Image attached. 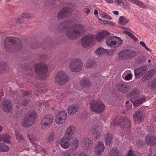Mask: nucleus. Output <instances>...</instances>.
Masks as SVG:
<instances>
[{
	"label": "nucleus",
	"instance_id": "obj_58",
	"mask_svg": "<svg viewBox=\"0 0 156 156\" xmlns=\"http://www.w3.org/2000/svg\"><path fill=\"white\" fill-rule=\"evenodd\" d=\"M16 22L19 23H21L23 22V21L21 18H18L16 20Z\"/></svg>",
	"mask_w": 156,
	"mask_h": 156
},
{
	"label": "nucleus",
	"instance_id": "obj_24",
	"mask_svg": "<svg viewBox=\"0 0 156 156\" xmlns=\"http://www.w3.org/2000/svg\"><path fill=\"white\" fill-rule=\"evenodd\" d=\"M81 86L83 87H89L91 85V82L88 79H84L80 81Z\"/></svg>",
	"mask_w": 156,
	"mask_h": 156
},
{
	"label": "nucleus",
	"instance_id": "obj_34",
	"mask_svg": "<svg viewBox=\"0 0 156 156\" xmlns=\"http://www.w3.org/2000/svg\"><path fill=\"white\" fill-rule=\"evenodd\" d=\"M96 65V62L93 60L88 61L86 65V66L88 68H91L95 67Z\"/></svg>",
	"mask_w": 156,
	"mask_h": 156
},
{
	"label": "nucleus",
	"instance_id": "obj_54",
	"mask_svg": "<svg viewBox=\"0 0 156 156\" xmlns=\"http://www.w3.org/2000/svg\"><path fill=\"white\" fill-rule=\"evenodd\" d=\"M102 15L103 16V17L105 18L106 19L111 20L112 19V17L111 16H110L108 15L106 13H103L102 14Z\"/></svg>",
	"mask_w": 156,
	"mask_h": 156
},
{
	"label": "nucleus",
	"instance_id": "obj_9",
	"mask_svg": "<svg viewBox=\"0 0 156 156\" xmlns=\"http://www.w3.org/2000/svg\"><path fill=\"white\" fill-rule=\"evenodd\" d=\"M54 120L53 116L51 114L45 115L41 122V125L43 129H47L50 127Z\"/></svg>",
	"mask_w": 156,
	"mask_h": 156
},
{
	"label": "nucleus",
	"instance_id": "obj_42",
	"mask_svg": "<svg viewBox=\"0 0 156 156\" xmlns=\"http://www.w3.org/2000/svg\"><path fill=\"white\" fill-rule=\"evenodd\" d=\"M134 4L139 6L140 7L144 9H146L147 7V6L145 5L143 2L138 0L135 1Z\"/></svg>",
	"mask_w": 156,
	"mask_h": 156
},
{
	"label": "nucleus",
	"instance_id": "obj_38",
	"mask_svg": "<svg viewBox=\"0 0 156 156\" xmlns=\"http://www.w3.org/2000/svg\"><path fill=\"white\" fill-rule=\"evenodd\" d=\"M9 150V147L4 143H1L0 151L3 152H6Z\"/></svg>",
	"mask_w": 156,
	"mask_h": 156
},
{
	"label": "nucleus",
	"instance_id": "obj_12",
	"mask_svg": "<svg viewBox=\"0 0 156 156\" xmlns=\"http://www.w3.org/2000/svg\"><path fill=\"white\" fill-rule=\"evenodd\" d=\"M35 71L39 74H44L48 71V67L45 63H40L35 65L34 66Z\"/></svg>",
	"mask_w": 156,
	"mask_h": 156
},
{
	"label": "nucleus",
	"instance_id": "obj_11",
	"mask_svg": "<svg viewBox=\"0 0 156 156\" xmlns=\"http://www.w3.org/2000/svg\"><path fill=\"white\" fill-rule=\"evenodd\" d=\"M94 39V36L89 34L81 38V44L84 48H87L91 45Z\"/></svg>",
	"mask_w": 156,
	"mask_h": 156
},
{
	"label": "nucleus",
	"instance_id": "obj_46",
	"mask_svg": "<svg viewBox=\"0 0 156 156\" xmlns=\"http://www.w3.org/2000/svg\"><path fill=\"white\" fill-rule=\"evenodd\" d=\"M151 88L153 90L156 89V78L151 83Z\"/></svg>",
	"mask_w": 156,
	"mask_h": 156
},
{
	"label": "nucleus",
	"instance_id": "obj_41",
	"mask_svg": "<svg viewBox=\"0 0 156 156\" xmlns=\"http://www.w3.org/2000/svg\"><path fill=\"white\" fill-rule=\"evenodd\" d=\"M106 50L102 48H99L96 50L95 52L97 55H100L104 54L105 53V51Z\"/></svg>",
	"mask_w": 156,
	"mask_h": 156
},
{
	"label": "nucleus",
	"instance_id": "obj_43",
	"mask_svg": "<svg viewBox=\"0 0 156 156\" xmlns=\"http://www.w3.org/2000/svg\"><path fill=\"white\" fill-rule=\"evenodd\" d=\"M55 137V134L53 132H51L48 134V142L50 143L53 140Z\"/></svg>",
	"mask_w": 156,
	"mask_h": 156
},
{
	"label": "nucleus",
	"instance_id": "obj_27",
	"mask_svg": "<svg viewBox=\"0 0 156 156\" xmlns=\"http://www.w3.org/2000/svg\"><path fill=\"white\" fill-rule=\"evenodd\" d=\"M79 109L78 105H73L69 107L68 108V112L69 115L75 114Z\"/></svg>",
	"mask_w": 156,
	"mask_h": 156
},
{
	"label": "nucleus",
	"instance_id": "obj_14",
	"mask_svg": "<svg viewBox=\"0 0 156 156\" xmlns=\"http://www.w3.org/2000/svg\"><path fill=\"white\" fill-rule=\"evenodd\" d=\"M144 115V110L139 109L133 114V119L135 122L140 123L143 119Z\"/></svg>",
	"mask_w": 156,
	"mask_h": 156
},
{
	"label": "nucleus",
	"instance_id": "obj_25",
	"mask_svg": "<svg viewBox=\"0 0 156 156\" xmlns=\"http://www.w3.org/2000/svg\"><path fill=\"white\" fill-rule=\"evenodd\" d=\"M68 141L65 136L63 137L60 141V144L61 146L65 149L68 148L70 146V144Z\"/></svg>",
	"mask_w": 156,
	"mask_h": 156
},
{
	"label": "nucleus",
	"instance_id": "obj_33",
	"mask_svg": "<svg viewBox=\"0 0 156 156\" xmlns=\"http://www.w3.org/2000/svg\"><path fill=\"white\" fill-rule=\"evenodd\" d=\"M15 134L17 141L19 143H22L24 141V139L21 133L18 131H16Z\"/></svg>",
	"mask_w": 156,
	"mask_h": 156
},
{
	"label": "nucleus",
	"instance_id": "obj_36",
	"mask_svg": "<svg viewBox=\"0 0 156 156\" xmlns=\"http://www.w3.org/2000/svg\"><path fill=\"white\" fill-rule=\"evenodd\" d=\"M0 138L2 139V141L3 140L5 143H9L10 142L9 139L10 138V136L7 134L3 135L2 136H0Z\"/></svg>",
	"mask_w": 156,
	"mask_h": 156
},
{
	"label": "nucleus",
	"instance_id": "obj_20",
	"mask_svg": "<svg viewBox=\"0 0 156 156\" xmlns=\"http://www.w3.org/2000/svg\"><path fill=\"white\" fill-rule=\"evenodd\" d=\"M110 34V33L106 31H103L101 32H98L96 34L95 38L97 41L99 42L102 41Z\"/></svg>",
	"mask_w": 156,
	"mask_h": 156
},
{
	"label": "nucleus",
	"instance_id": "obj_8",
	"mask_svg": "<svg viewBox=\"0 0 156 156\" xmlns=\"http://www.w3.org/2000/svg\"><path fill=\"white\" fill-rule=\"evenodd\" d=\"M83 66V64L81 60L80 59L75 58L71 61L69 67L72 72H77L81 70Z\"/></svg>",
	"mask_w": 156,
	"mask_h": 156
},
{
	"label": "nucleus",
	"instance_id": "obj_63",
	"mask_svg": "<svg viewBox=\"0 0 156 156\" xmlns=\"http://www.w3.org/2000/svg\"><path fill=\"white\" fill-rule=\"evenodd\" d=\"M134 41H138L137 38L134 35V36L132 38Z\"/></svg>",
	"mask_w": 156,
	"mask_h": 156
},
{
	"label": "nucleus",
	"instance_id": "obj_59",
	"mask_svg": "<svg viewBox=\"0 0 156 156\" xmlns=\"http://www.w3.org/2000/svg\"><path fill=\"white\" fill-rule=\"evenodd\" d=\"M30 94V93L27 91L24 92V93L23 94V95L24 96H28Z\"/></svg>",
	"mask_w": 156,
	"mask_h": 156
},
{
	"label": "nucleus",
	"instance_id": "obj_50",
	"mask_svg": "<svg viewBox=\"0 0 156 156\" xmlns=\"http://www.w3.org/2000/svg\"><path fill=\"white\" fill-rule=\"evenodd\" d=\"M140 44L143 47H144V48L147 51L151 52V50L146 45L145 43L143 41H140Z\"/></svg>",
	"mask_w": 156,
	"mask_h": 156
},
{
	"label": "nucleus",
	"instance_id": "obj_2",
	"mask_svg": "<svg viewBox=\"0 0 156 156\" xmlns=\"http://www.w3.org/2000/svg\"><path fill=\"white\" fill-rule=\"evenodd\" d=\"M4 45L5 49L8 52H11L22 47V43L20 40L16 37H11L5 39Z\"/></svg>",
	"mask_w": 156,
	"mask_h": 156
},
{
	"label": "nucleus",
	"instance_id": "obj_28",
	"mask_svg": "<svg viewBox=\"0 0 156 156\" xmlns=\"http://www.w3.org/2000/svg\"><path fill=\"white\" fill-rule=\"evenodd\" d=\"M155 70L154 69H152L149 70L147 73L146 75L143 76L142 79V80L144 79L148 80L153 76L155 73Z\"/></svg>",
	"mask_w": 156,
	"mask_h": 156
},
{
	"label": "nucleus",
	"instance_id": "obj_35",
	"mask_svg": "<svg viewBox=\"0 0 156 156\" xmlns=\"http://www.w3.org/2000/svg\"><path fill=\"white\" fill-rule=\"evenodd\" d=\"M129 20L123 16H121L119 19V23L121 25H124L129 22Z\"/></svg>",
	"mask_w": 156,
	"mask_h": 156
},
{
	"label": "nucleus",
	"instance_id": "obj_23",
	"mask_svg": "<svg viewBox=\"0 0 156 156\" xmlns=\"http://www.w3.org/2000/svg\"><path fill=\"white\" fill-rule=\"evenodd\" d=\"M27 137L28 138L29 140L32 144L33 146L32 147L34 151H35V150L33 148L34 147H35L36 150H38L39 148H40V146L37 145L36 144L37 139L35 138V137L33 135L30 133H28L27 135Z\"/></svg>",
	"mask_w": 156,
	"mask_h": 156
},
{
	"label": "nucleus",
	"instance_id": "obj_40",
	"mask_svg": "<svg viewBox=\"0 0 156 156\" xmlns=\"http://www.w3.org/2000/svg\"><path fill=\"white\" fill-rule=\"evenodd\" d=\"M91 131L95 136H96V138H98L101 135V133L99 131L96 130V129H95L94 128H92Z\"/></svg>",
	"mask_w": 156,
	"mask_h": 156
},
{
	"label": "nucleus",
	"instance_id": "obj_55",
	"mask_svg": "<svg viewBox=\"0 0 156 156\" xmlns=\"http://www.w3.org/2000/svg\"><path fill=\"white\" fill-rule=\"evenodd\" d=\"M125 156H135L133 152L131 150H129L127 154Z\"/></svg>",
	"mask_w": 156,
	"mask_h": 156
},
{
	"label": "nucleus",
	"instance_id": "obj_13",
	"mask_svg": "<svg viewBox=\"0 0 156 156\" xmlns=\"http://www.w3.org/2000/svg\"><path fill=\"white\" fill-rule=\"evenodd\" d=\"M72 13L71 9L69 7H64L57 14V18L60 19L67 17Z\"/></svg>",
	"mask_w": 156,
	"mask_h": 156
},
{
	"label": "nucleus",
	"instance_id": "obj_30",
	"mask_svg": "<svg viewBox=\"0 0 156 156\" xmlns=\"http://www.w3.org/2000/svg\"><path fill=\"white\" fill-rule=\"evenodd\" d=\"M119 57L121 59H128L126 49L120 51L119 54Z\"/></svg>",
	"mask_w": 156,
	"mask_h": 156
},
{
	"label": "nucleus",
	"instance_id": "obj_52",
	"mask_svg": "<svg viewBox=\"0 0 156 156\" xmlns=\"http://www.w3.org/2000/svg\"><path fill=\"white\" fill-rule=\"evenodd\" d=\"M115 3L116 5H118L122 3L123 5H125V3L122 0H115ZM124 8H125V6H124Z\"/></svg>",
	"mask_w": 156,
	"mask_h": 156
},
{
	"label": "nucleus",
	"instance_id": "obj_29",
	"mask_svg": "<svg viewBox=\"0 0 156 156\" xmlns=\"http://www.w3.org/2000/svg\"><path fill=\"white\" fill-rule=\"evenodd\" d=\"M112 136L111 134L107 133L105 135V143L108 146L111 144Z\"/></svg>",
	"mask_w": 156,
	"mask_h": 156
},
{
	"label": "nucleus",
	"instance_id": "obj_49",
	"mask_svg": "<svg viewBox=\"0 0 156 156\" xmlns=\"http://www.w3.org/2000/svg\"><path fill=\"white\" fill-rule=\"evenodd\" d=\"M74 156H87V155L86 153L80 152L75 153Z\"/></svg>",
	"mask_w": 156,
	"mask_h": 156
},
{
	"label": "nucleus",
	"instance_id": "obj_19",
	"mask_svg": "<svg viewBox=\"0 0 156 156\" xmlns=\"http://www.w3.org/2000/svg\"><path fill=\"white\" fill-rule=\"evenodd\" d=\"M82 146L86 150H89L91 148L93 145V142L88 137L83 138Z\"/></svg>",
	"mask_w": 156,
	"mask_h": 156
},
{
	"label": "nucleus",
	"instance_id": "obj_57",
	"mask_svg": "<svg viewBox=\"0 0 156 156\" xmlns=\"http://www.w3.org/2000/svg\"><path fill=\"white\" fill-rule=\"evenodd\" d=\"M132 76L131 73L128 74L125 76V78L127 80H129L131 79Z\"/></svg>",
	"mask_w": 156,
	"mask_h": 156
},
{
	"label": "nucleus",
	"instance_id": "obj_16",
	"mask_svg": "<svg viewBox=\"0 0 156 156\" xmlns=\"http://www.w3.org/2000/svg\"><path fill=\"white\" fill-rule=\"evenodd\" d=\"M104 150V144L100 141L97 142V145L95 149V153L96 155L100 156L103 152Z\"/></svg>",
	"mask_w": 156,
	"mask_h": 156
},
{
	"label": "nucleus",
	"instance_id": "obj_32",
	"mask_svg": "<svg viewBox=\"0 0 156 156\" xmlns=\"http://www.w3.org/2000/svg\"><path fill=\"white\" fill-rule=\"evenodd\" d=\"M9 69L8 66L5 62H0V72H3Z\"/></svg>",
	"mask_w": 156,
	"mask_h": 156
},
{
	"label": "nucleus",
	"instance_id": "obj_51",
	"mask_svg": "<svg viewBox=\"0 0 156 156\" xmlns=\"http://www.w3.org/2000/svg\"><path fill=\"white\" fill-rule=\"evenodd\" d=\"M71 154L72 153L70 151L67 150L63 153L62 156H71Z\"/></svg>",
	"mask_w": 156,
	"mask_h": 156
},
{
	"label": "nucleus",
	"instance_id": "obj_62",
	"mask_svg": "<svg viewBox=\"0 0 156 156\" xmlns=\"http://www.w3.org/2000/svg\"><path fill=\"white\" fill-rule=\"evenodd\" d=\"M107 2L109 3H113V1L112 0H105Z\"/></svg>",
	"mask_w": 156,
	"mask_h": 156
},
{
	"label": "nucleus",
	"instance_id": "obj_10",
	"mask_svg": "<svg viewBox=\"0 0 156 156\" xmlns=\"http://www.w3.org/2000/svg\"><path fill=\"white\" fill-rule=\"evenodd\" d=\"M113 122L115 125H122L124 127L128 128L129 127L130 125V122L129 119L125 117L115 118Z\"/></svg>",
	"mask_w": 156,
	"mask_h": 156
},
{
	"label": "nucleus",
	"instance_id": "obj_64",
	"mask_svg": "<svg viewBox=\"0 0 156 156\" xmlns=\"http://www.w3.org/2000/svg\"><path fill=\"white\" fill-rule=\"evenodd\" d=\"M42 103H43L42 102H37V104L38 105H39V107H41V105H42Z\"/></svg>",
	"mask_w": 156,
	"mask_h": 156
},
{
	"label": "nucleus",
	"instance_id": "obj_3",
	"mask_svg": "<svg viewBox=\"0 0 156 156\" xmlns=\"http://www.w3.org/2000/svg\"><path fill=\"white\" fill-rule=\"evenodd\" d=\"M37 117V114L35 112H30L24 116L21 122V125L24 127H30L35 123Z\"/></svg>",
	"mask_w": 156,
	"mask_h": 156
},
{
	"label": "nucleus",
	"instance_id": "obj_18",
	"mask_svg": "<svg viewBox=\"0 0 156 156\" xmlns=\"http://www.w3.org/2000/svg\"><path fill=\"white\" fill-rule=\"evenodd\" d=\"M145 142L148 145L153 146L156 144V137L153 135H149L145 138Z\"/></svg>",
	"mask_w": 156,
	"mask_h": 156
},
{
	"label": "nucleus",
	"instance_id": "obj_44",
	"mask_svg": "<svg viewBox=\"0 0 156 156\" xmlns=\"http://www.w3.org/2000/svg\"><path fill=\"white\" fill-rule=\"evenodd\" d=\"M29 102V100L27 98H24L21 102L19 104L21 105L26 106L27 105Z\"/></svg>",
	"mask_w": 156,
	"mask_h": 156
},
{
	"label": "nucleus",
	"instance_id": "obj_60",
	"mask_svg": "<svg viewBox=\"0 0 156 156\" xmlns=\"http://www.w3.org/2000/svg\"><path fill=\"white\" fill-rule=\"evenodd\" d=\"M84 11L87 14H88L90 12V9L87 8H86L84 9Z\"/></svg>",
	"mask_w": 156,
	"mask_h": 156
},
{
	"label": "nucleus",
	"instance_id": "obj_61",
	"mask_svg": "<svg viewBox=\"0 0 156 156\" xmlns=\"http://www.w3.org/2000/svg\"><path fill=\"white\" fill-rule=\"evenodd\" d=\"M108 24L111 26H114L115 24L110 21H108Z\"/></svg>",
	"mask_w": 156,
	"mask_h": 156
},
{
	"label": "nucleus",
	"instance_id": "obj_21",
	"mask_svg": "<svg viewBox=\"0 0 156 156\" xmlns=\"http://www.w3.org/2000/svg\"><path fill=\"white\" fill-rule=\"evenodd\" d=\"M1 107L3 110L6 112H9L12 111V104L9 101L6 100L2 102Z\"/></svg>",
	"mask_w": 156,
	"mask_h": 156
},
{
	"label": "nucleus",
	"instance_id": "obj_37",
	"mask_svg": "<svg viewBox=\"0 0 156 156\" xmlns=\"http://www.w3.org/2000/svg\"><path fill=\"white\" fill-rule=\"evenodd\" d=\"M118 155L119 152L117 148L113 147L110 151L109 156H118Z\"/></svg>",
	"mask_w": 156,
	"mask_h": 156
},
{
	"label": "nucleus",
	"instance_id": "obj_56",
	"mask_svg": "<svg viewBox=\"0 0 156 156\" xmlns=\"http://www.w3.org/2000/svg\"><path fill=\"white\" fill-rule=\"evenodd\" d=\"M123 32L124 33L126 34L131 38H132L134 36V35L132 34L127 31H124Z\"/></svg>",
	"mask_w": 156,
	"mask_h": 156
},
{
	"label": "nucleus",
	"instance_id": "obj_22",
	"mask_svg": "<svg viewBox=\"0 0 156 156\" xmlns=\"http://www.w3.org/2000/svg\"><path fill=\"white\" fill-rule=\"evenodd\" d=\"M75 129V127L73 126H70L68 128L65 136L68 140H69L72 139Z\"/></svg>",
	"mask_w": 156,
	"mask_h": 156
},
{
	"label": "nucleus",
	"instance_id": "obj_53",
	"mask_svg": "<svg viewBox=\"0 0 156 156\" xmlns=\"http://www.w3.org/2000/svg\"><path fill=\"white\" fill-rule=\"evenodd\" d=\"M126 106L128 109H131L132 107V104L129 101H127L126 103Z\"/></svg>",
	"mask_w": 156,
	"mask_h": 156
},
{
	"label": "nucleus",
	"instance_id": "obj_47",
	"mask_svg": "<svg viewBox=\"0 0 156 156\" xmlns=\"http://www.w3.org/2000/svg\"><path fill=\"white\" fill-rule=\"evenodd\" d=\"M66 5H68V6H67L66 7H69L71 9L72 12V9L76 5L74 3L70 2H67Z\"/></svg>",
	"mask_w": 156,
	"mask_h": 156
},
{
	"label": "nucleus",
	"instance_id": "obj_48",
	"mask_svg": "<svg viewBox=\"0 0 156 156\" xmlns=\"http://www.w3.org/2000/svg\"><path fill=\"white\" fill-rule=\"evenodd\" d=\"M22 17L26 18V19H30L31 17V15L29 13H25L22 14Z\"/></svg>",
	"mask_w": 156,
	"mask_h": 156
},
{
	"label": "nucleus",
	"instance_id": "obj_1",
	"mask_svg": "<svg viewBox=\"0 0 156 156\" xmlns=\"http://www.w3.org/2000/svg\"><path fill=\"white\" fill-rule=\"evenodd\" d=\"M70 22L66 21L60 24L57 30L60 32L65 30L66 36L71 39H75L83 35L85 31V27L80 24H76L69 28Z\"/></svg>",
	"mask_w": 156,
	"mask_h": 156
},
{
	"label": "nucleus",
	"instance_id": "obj_26",
	"mask_svg": "<svg viewBox=\"0 0 156 156\" xmlns=\"http://www.w3.org/2000/svg\"><path fill=\"white\" fill-rule=\"evenodd\" d=\"M118 87L119 91L122 93H125L129 91V88L126 84H120L118 85Z\"/></svg>",
	"mask_w": 156,
	"mask_h": 156
},
{
	"label": "nucleus",
	"instance_id": "obj_39",
	"mask_svg": "<svg viewBox=\"0 0 156 156\" xmlns=\"http://www.w3.org/2000/svg\"><path fill=\"white\" fill-rule=\"evenodd\" d=\"M73 148L77 149L79 145V141L77 139L74 138L72 141Z\"/></svg>",
	"mask_w": 156,
	"mask_h": 156
},
{
	"label": "nucleus",
	"instance_id": "obj_15",
	"mask_svg": "<svg viewBox=\"0 0 156 156\" xmlns=\"http://www.w3.org/2000/svg\"><path fill=\"white\" fill-rule=\"evenodd\" d=\"M67 114L66 112L62 111L57 115L55 121L57 124L60 125L63 123L67 118Z\"/></svg>",
	"mask_w": 156,
	"mask_h": 156
},
{
	"label": "nucleus",
	"instance_id": "obj_31",
	"mask_svg": "<svg viewBox=\"0 0 156 156\" xmlns=\"http://www.w3.org/2000/svg\"><path fill=\"white\" fill-rule=\"evenodd\" d=\"M126 51L128 59L134 57V55L136 53V51L133 50L126 49Z\"/></svg>",
	"mask_w": 156,
	"mask_h": 156
},
{
	"label": "nucleus",
	"instance_id": "obj_7",
	"mask_svg": "<svg viewBox=\"0 0 156 156\" xmlns=\"http://www.w3.org/2000/svg\"><path fill=\"white\" fill-rule=\"evenodd\" d=\"M69 80L68 75L63 71L58 72L55 76V82L60 85L65 84Z\"/></svg>",
	"mask_w": 156,
	"mask_h": 156
},
{
	"label": "nucleus",
	"instance_id": "obj_5",
	"mask_svg": "<svg viewBox=\"0 0 156 156\" xmlns=\"http://www.w3.org/2000/svg\"><path fill=\"white\" fill-rule=\"evenodd\" d=\"M122 42V40L121 38L113 36L108 37L106 41V44L108 46L114 48L120 46Z\"/></svg>",
	"mask_w": 156,
	"mask_h": 156
},
{
	"label": "nucleus",
	"instance_id": "obj_45",
	"mask_svg": "<svg viewBox=\"0 0 156 156\" xmlns=\"http://www.w3.org/2000/svg\"><path fill=\"white\" fill-rule=\"evenodd\" d=\"M137 61L139 63H141L146 62V59L144 56H141L138 58Z\"/></svg>",
	"mask_w": 156,
	"mask_h": 156
},
{
	"label": "nucleus",
	"instance_id": "obj_17",
	"mask_svg": "<svg viewBox=\"0 0 156 156\" xmlns=\"http://www.w3.org/2000/svg\"><path fill=\"white\" fill-rule=\"evenodd\" d=\"M147 67L146 66H143L136 68L134 70L135 77L137 79L139 78L145 73Z\"/></svg>",
	"mask_w": 156,
	"mask_h": 156
},
{
	"label": "nucleus",
	"instance_id": "obj_6",
	"mask_svg": "<svg viewBox=\"0 0 156 156\" xmlns=\"http://www.w3.org/2000/svg\"><path fill=\"white\" fill-rule=\"evenodd\" d=\"M90 104V109L94 112L100 113L103 112L105 108V106L101 101H91Z\"/></svg>",
	"mask_w": 156,
	"mask_h": 156
},
{
	"label": "nucleus",
	"instance_id": "obj_4",
	"mask_svg": "<svg viewBox=\"0 0 156 156\" xmlns=\"http://www.w3.org/2000/svg\"><path fill=\"white\" fill-rule=\"evenodd\" d=\"M139 95L138 90L134 88L132 90L130 93L129 97L131 98V101L133 103L134 107H136L145 101L146 98L142 97L136 100Z\"/></svg>",
	"mask_w": 156,
	"mask_h": 156
}]
</instances>
